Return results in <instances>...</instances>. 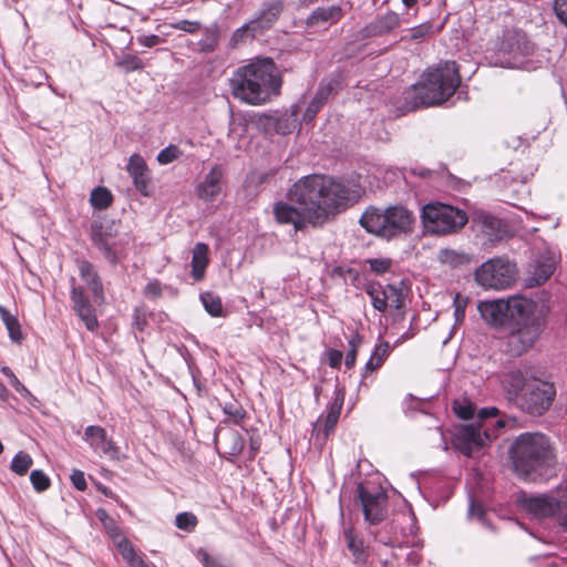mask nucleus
I'll list each match as a JSON object with an SVG mask.
<instances>
[{"label":"nucleus","mask_w":567,"mask_h":567,"mask_svg":"<svg viewBox=\"0 0 567 567\" xmlns=\"http://www.w3.org/2000/svg\"><path fill=\"white\" fill-rule=\"evenodd\" d=\"M363 188L355 179H297L287 190V202L274 203L275 220L295 231L320 228L357 203Z\"/></svg>","instance_id":"f257e3e1"},{"label":"nucleus","mask_w":567,"mask_h":567,"mask_svg":"<svg viewBox=\"0 0 567 567\" xmlns=\"http://www.w3.org/2000/svg\"><path fill=\"white\" fill-rule=\"evenodd\" d=\"M281 84L277 68L269 58L257 59L238 68L230 79L234 97L249 105L269 102L279 94Z\"/></svg>","instance_id":"f03ea898"},{"label":"nucleus","mask_w":567,"mask_h":567,"mask_svg":"<svg viewBox=\"0 0 567 567\" xmlns=\"http://www.w3.org/2000/svg\"><path fill=\"white\" fill-rule=\"evenodd\" d=\"M501 383L507 400L534 416L543 415L556 395L553 383L534 378L526 367L509 369L503 374Z\"/></svg>","instance_id":"7ed1b4c3"},{"label":"nucleus","mask_w":567,"mask_h":567,"mask_svg":"<svg viewBox=\"0 0 567 567\" xmlns=\"http://www.w3.org/2000/svg\"><path fill=\"white\" fill-rule=\"evenodd\" d=\"M461 83L458 66L454 61L440 62L426 70L422 81L413 86L415 106H432L447 101Z\"/></svg>","instance_id":"20e7f679"},{"label":"nucleus","mask_w":567,"mask_h":567,"mask_svg":"<svg viewBox=\"0 0 567 567\" xmlns=\"http://www.w3.org/2000/svg\"><path fill=\"white\" fill-rule=\"evenodd\" d=\"M498 414L499 410L495 406L478 410L477 422L461 426L454 434L455 447L464 455L472 456L496 439L499 431L507 424L504 417L495 420Z\"/></svg>","instance_id":"39448f33"},{"label":"nucleus","mask_w":567,"mask_h":567,"mask_svg":"<svg viewBox=\"0 0 567 567\" xmlns=\"http://www.w3.org/2000/svg\"><path fill=\"white\" fill-rule=\"evenodd\" d=\"M549 449V440L542 433L518 435L508 452L515 473L528 478L545 464Z\"/></svg>","instance_id":"423d86ee"},{"label":"nucleus","mask_w":567,"mask_h":567,"mask_svg":"<svg viewBox=\"0 0 567 567\" xmlns=\"http://www.w3.org/2000/svg\"><path fill=\"white\" fill-rule=\"evenodd\" d=\"M415 217L403 205L389 206L384 210L372 208L360 218L361 226L370 234L383 238H393L413 230Z\"/></svg>","instance_id":"0eeeda50"},{"label":"nucleus","mask_w":567,"mask_h":567,"mask_svg":"<svg viewBox=\"0 0 567 567\" xmlns=\"http://www.w3.org/2000/svg\"><path fill=\"white\" fill-rule=\"evenodd\" d=\"M548 308L543 303L534 301V308L530 313L517 316L514 320L517 328L509 333L506 340V351L518 357L527 352L539 338L545 324Z\"/></svg>","instance_id":"6e6552de"},{"label":"nucleus","mask_w":567,"mask_h":567,"mask_svg":"<svg viewBox=\"0 0 567 567\" xmlns=\"http://www.w3.org/2000/svg\"><path fill=\"white\" fill-rule=\"evenodd\" d=\"M421 220L426 231L435 235H449L462 229L468 217L460 208L433 202L422 207Z\"/></svg>","instance_id":"1a4fd4ad"},{"label":"nucleus","mask_w":567,"mask_h":567,"mask_svg":"<svg viewBox=\"0 0 567 567\" xmlns=\"http://www.w3.org/2000/svg\"><path fill=\"white\" fill-rule=\"evenodd\" d=\"M522 508L535 518L557 516L567 527V487L558 486L547 494L526 495L519 498Z\"/></svg>","instance_id":"9d476101"},{"label":"nucleus","mask_w":567,"mask_h":567,"mask_svg":"<svg viewBox=\"0 0 567 567\" xmlns=\"http://www.w3.org/2000/svg\"><path fill=\"white\" fill-rule=\"evenodd\" d=\"M533 308L534 301L520 296L511 297L507 300L485 301L478 306L482 318L493 327H503L517 316L530 313Z\"/></svg>","instance_id":"9b49d317"},{"label":"nucleus","mask_w":567,"mask_h":567,"mask_svg":"<svg viewBox=\"0 0 567 567\" xmlns=\"http://www.w3.org/2000/svg\"><path fill=\"white\" fill-rule=\"evenodd\" d=\"M474 277L477 285L485 289L504 290L516 281L517 268L506 257H494L483 262Z\"/></svg>","instance_id":"f8f14e48"},{"label":"nucleus","mask_w":567,"mask_h":567,"mask_svg":"<svg viewBox=\"0 0 567 567\" xmlns=\"http://www.w3.org/2000/svg\"><path fill=\"white\" fill-rule=\"evenodd\" d=\"M534 51V44L523 32L513 31L504 35L501 47L503 60L502 66L520 69L525 65V60Z\"/></svg>","instance_id":"ddd939ff"},{"label":"nucleus","mask_w":567,"mask_h":567,"mask_svg":"<svg viewBox=\"0 0 567 567\" xmlns=\"http://www.w3.org/2000/svg\"><path fill=\"white\" fill-rule=\"evenodd\" d=\"M364 520L371 525L380 524L386 516L388 495L383 491L371 492L360 483L357 487Z\"/></svg>","instance_id":"4468645a"},{"label":"nucleus","mask_w":567,"mask_h":567,"mask_svg":"<svg viewBox=\"0 0 567 567\" xmlns=\"http://www.w3.org/2000/svg\"><path fill=\"white\" fill-rule=\"evenodd\" d=\"M71 292L72 308L84 323L85 328L95 332L99 329V320L95 308L90 302L87 296L84 293V287L75 285V278H71Z\"/></svg>","instance_id":"2eb2a0df"},{"label":"nucleus","mask_w":567,"mask_h":567,"mask_svg":"<svg viewBox=\"0 0 567 567\" xmlns=\"http://www.w3.org/2000/svg\"><path fill=\"white\" fill-rule=\"evenodd\" d=\"M402 18L399 13L388 10L385 13L378 14L371 22L364 25L361 31V38H381L393 35L401 27Z\"/></svg>","instance_id":"dca6fc26"},{"label":"nucleus","mask_w":567,"mask_h":567,"mask_svg":"<svg viewBox=\"0 0 567 567\" xmlns=\"http://www.w3.org/2000/svg\"><path fill=\"white\" fill-rule=\"evenodd\" d=\"M84 440H86L94 452L107 456L111 460L120 461L121 451L115 442L107 436L104 427L99 425H89L84 430Z\"/></svg>","instance_id":"f3484780"},{"label":"nucleus","mask_w":567,"mask_h":567,"mask_svg":"<svg viewBox=\"0 0 567 567\" xmlns=\"http://www.w3.org/2000/svg\"><path fill=\"white\" fill-rule=\"evenodd\" d=\"M343 401L344 392L342 390H338L336 398L328 406L327 414L324 416L321 415L313 424L312 434L316 435L317 439L322 436V440H326L334 431Z\"/></svg>","instance_id":"a211bd4d"},{"label":"nucleus","mask_w":567,"mask_h":567,"mask_svg":"<svg viewBox=\"0 0 567 567\" xmlns=\"http://www.w3.org/2000/svg\"><path fill=\"white\" fill-rule=\"evenodd\" d=\"M78 269L81 279L85 287L91 291L93 298L96 301L104 300V288L99 272L96 271L93 264L87 260L78 261Z\"/></svg>","instance_id":"6ab92c4d"},{"label":"nucleus","mask_w":567,"mask_h":567,"mask_svg":"<svg viewBox=\"0 0 567 567\" xmlns=\"http://www.w3.org/2000/svg\"><path fill=\"white\" fill-rule=\"evenodd\" d=\"M342 17V9L339 6L317 8L307 18L308 25H326L336 23Z\"/></svg>","instance_id":"aec40b11"},{"label":"nucleus","mask_w":567,"mask_h":567,"mask_svg":"<svg viewBox=\"0 0 567 567\" xmlns=\"http://www.w3.org/2000/svg\"><path fill=\"white\" fill-rule=\"evenodd\" d=\"M208 246L204 243H197L193 249L192 257V277L195 280H202L208 266Z\"/></svg>","instance_id":"412c9836"},{"label":"nucleus","mask_w":567,"mask_h":567,"mask_svg":"<svg viewBox=\"0 0 567 567\" xmlns=\"http://www.w3.org/2000/svg\"><path fill=\"white\" fill-rule=\"evenodd\" d=\"M333 90V86L331 83L321 84L313 96L312 101L309 103L308 107L305 111L303 114V121L310 122L316 114L319 112V110L324 105V103L328 101L329 96L331 95Z\"/></svg>","instance_id":"4be33fe9"},{"label":"nucleus","mask_w":567,"mask_h":567,"mask_svg":"<svg viewBox=\"0 0 567 567\" xmlns=\"http://www.w3.org/2000/svg\"><path fill=\"white\" fill-rule=\"evenodd\" d=\"M282 10L284 3L280 0H271L264 3L262 8L256 14V18H258L267 29H270L278 20Z\"/></svg>","instance_id":"5701e85b"},{"label":"nucleus","mask_w":567,"mask_h":567,"mask_svg":"<svg viewBox=\"0 0 567 567\" xmlns=\"http://www.w3.org/2000/svg\"><path fill=\"white\" fill-rule=\"evenodd\" d=\"M347 547L352 554L355 563H365L368 554L364 549L363 540L358 538L352 526L344 528L343 532Z\"/></svg>","instance_id":"b1692460"},{"label":"nucleus","mask_w":567,"mask_h":567,"mask_svg":"<svg viewBox=\"0 0 567 567\" xmlns=\"http://www.w3.org/2000/svg\"><path fill=\"white\" fill-rule=\"evenodd\" d=\"M390 354V346L388 342H381L374 347V350L365 363L363 378L367 377L368 373L374 372L378 370L384 362V360Z\"/></svg>","instance_id":"393cba45"},{"label":"nucleus","mask_w":567,"mask_h":567,"mask_svg":"<svg viewBox=\"0 0 567 567\" xmlns=\"http://www.w3.org/2000/svg\"><path fill=\"white\" fill-rule=\"evenodd\" d=\"M0 318L8 330L10 339L13 342L20 343L23 339V334L17 317L11 315L7 308L0 306Z\"/></svg>","instance_id":"a878e982"},{"label":"nucleus","mask_w":567,"mask_h":567,"mask_svg":"<svg viewBox=\"0 0 567 567\" xmlns=\"http://www.w3.org/2000/svg\"><path fill=\"white\" fill-rule=\"evenodd\" d=\"M555 267L551 262L537 261L530 271L528 278L529 286H539L544 284L554 272Z\"/></svg>","instance_id":"bb28decb"},{"label":"nucleus","mask_w":567,"mask_h":567,"mask_svg":"<svg viewBox=\"0 0 567 567\" xmlns=\"http://www.w3.org/2000/svg\"><path fill=\"white\" fill-rule=\"evenodd\" d=\"M299 110L300 106L296 104L291 107L290 113L276 116L277 134L287 135L297 127V115Z\"/></svg>","instance_id":"cd10ccee"},{"label":"nucleus","mask_w":567,"mask_h":567,"mask_svg":"<svg viewBox=\"0 0 567 567\" xmlns=\"http://www.w3.org/2000/svg\"><path fill=\"white\" fill-rule=\"evenodd\" d=\"M113 203L112 193L104 186H97L92 189L90 195V204L96 210H105Z\"/></svg>","instance_id":"c85d7f7f"},{"label":"nucleus","mask_w":567,"mask_h":567,"mask_svg":"<svg viewBox=\"0 0 567 567\" xmlns=\"http://www.w3.org/2000/svg\"><path fill=\"white\" fill-rule=\"evenodd\" d=\"M221 445L227 454L237 456L243 452L245 443L237 431H228L221 437Z\"/></svg>","instance_id":"c756f323"},{"label":"nucleus","mask_w":567,"mask_h":567,"mask_svg":"<svg viewBox=\"0 0 567 567\" xmlns=\"http://www.w3.org/2000/svg\"><path fill=\"white\" fill-rule=\"evenodd\" d=\"M223 412L228 419L221 421V423L227 424L229 422L234 424H240V422L246 417V411L243 405L237 401L226 402L220 404Z\"/></svg>","instance_id":"7c9ffc66"},{"label":"nucleus","mask_w":567,"mask_h":567,"mask_svg":"<svg viewBox=\"0 0 567 567\" xmlns=\"http://www.w3.org/2000/svg\"><path fill=\"white\" fill-rule=\"evenodd\" d=\"M219 182L220 179H205L196 187L197 196L205 202L214 200L221 190Z\"/></svg>","instance_id":"2f4dec72"},{"label":"nucleus","mask_w":567,"mask_h":567,"mask_svg":"<svg viewBox=\"0 0 567 567\" xmlns=\"http://www.w3.org/2000/svg\"><path fill=\"white\" fill-rule=\"evenodd\" d=\"M202 303L205 308V310L212 316V317H221L223 316V303L219 296L206 291L200 295Z\"/></svg>","instance_id":"473e14b6"},{"label":"nucleus","mask_w":567,"mask_h":567,"mask_svg":"<svg viewBox=\"0 0 567 567\" xmlns=\"http://www.w3.org/2000/svg\"><path fill=\"white\" fill-rule=\"evenodd\" d=\"M482 231L491 239H498L501 237L503 223L499 218L484 215L481 217Z\"/></svg>","instance_id":"72a5a7b5"},{"label":"nucleus","mask_w":567,"mask_h":567,"mask_svg":"<svg viewBox=\"0 0 567 567\" xmlns=\"http://www.w3.org/2000/svg\"><path fill=\"white\" fill-rule=\"evenodd\" d=\"M33 465V460L30 454L19 451L12 458L10 470L22 476L28 473L30 467Z\"/></svg>","instance_id":"f704fd0d"},{"label":"nucleus","mask_w":567,"mask_h":567,"mask_svg":"<svg viewBox=\"0 0 567 567\" xmlns=\"http://www.w3.org/2000/svg\"><path fill=\"white\" fill-rule=\"evenodd\" d=\"M367 293L371 297L372 306L378 311H385L388 308V300L385 299V291L381 285H369L365 289Z\"/></svg>","instance_id":"c9c22d12"},{"label":"nucleus","mask_w":567,"mask_h":567,"mask_svg":"<svg viewBox=\"0 0 567 567\" xmlns=\"http://www.w3.org/2000/svg\"><path fill=\"white\" fill-rule=\"evenodd\" d=\"M256 128L265 135L272 136L277 134L276 116L271 114H260L255 120Z\"/></svg>","instance_id":"e433bc0d"},{"label":"nucleus","mask_w":567,"mask_h":567,"mask_svg":"<svg viewBox=\"0 0 567 567\" xmlns=\"http://www.w3.org/2000/svg\"><path fill=\"white\" fill-rule=\"evenodd\" d=\"M115 64L126 73L138 71L144 68L142 59L134 54L122 55L116 60Z\"/></svg>","instance_id":"4c0bfd02"},{"label":"nucleus","mask_w":567,"mask_h":567,"mask_svg":"<svg viewBox=\"0 0 567 567\" xmlns=\"http://www.w3.org/2000/svg\"><path fill=\"white\" fill-rule=\"evenodd\" d=\"M127 172L131 177H143L147 172L144 158L138 154H133L128 159Z\"/></svg>","instance_id":"58836bf2"},{"label":"nucleus","mask_w":567,"mask_h":567,"mask_svg":"<svg viewBox=\"0 0 567 567\" xmlns=\"http://www.w3.org/2000/svg\"><path fill=\"white\" fill-rule=\"evenodd\" d=\"M385 299L388 300V307L400 309L404 302V296L400 288L394 285H386L384 287Z\"/></svg>","instance_id":"ea45409f"},{"label":"nucleus","mask_w":567,"mask_h":567,"mask_svg":"<svg viewBox=\"0 0 567 567\" xmlns=\"http://www.w3.org/2000/svg\"><path fill=\"white\" fill-rule=\"evenodd\" d=\"M198 524V519L195 514L190 512H183L176 515L175 525L177 528L193 532Z\"/></svg>","instance_id":"a19ab883"},{"label":"nucleus","mask_w":567,"mask_h":567,"mask_svg":"<svg viewBox=\"0 0 567 567\" xmlns=\"http://www.w3.org/2000/svg\"><path fill=\"white\" fill-rule=\"evenodd\" d=\"M30 482L38 493L47 491L51 485L50 477L42 470H33L30 473Z\"/></svg>","instance_id":"79ce46f5"},{"label":"nucleus","mask_w":567,"mask_h":567,"mask_svg":"<svg viewBox=\"0 0 567 567\" xmlns=\"http://www.w3.org/2000/svg\"><path fill=\"white\" fill-rule=\"evenodd\" d=\"M182 155L183 152L177 145L169 144L157 154L156 159L161 165H167L178 159Z\"/></svg>","instance_id":"37998d69"},{"label":"nucleus","mask_w":567,"mask_h":567,"mask_svg":"<svg viewBox=\"0 0 567 567\" xmlns=\"http://www.w3.org/2000/svg\"><path fill=\"white\" fill-rule=\"evenodd\" d=\"M439 259L443 264L456 267L466 260V256L453 249H441Z\"/></svg>","instance_id":"c03bdc74"},{"label":"nucleus","mask_w":567,"mask_h":567,"mask_svg":"<svg viewBox=\"0 0 567 567\" xmlns=\"http://www.w3.org/2000/svg\"><path fill=\"white\" fill-rule=\"evenodd\" d=\"M362 340L359 333H353L351 338L349 339V350L346 354V361L344 364L348 369H351L355 364L357 360V350L359 346L361 344Z\"/></svg>","instance_id":"a18cd8bd"},{"label":"nucleus","mask_w":567,"mask_h":567,"mask_svg":"<svg viewBox=\"0 0 567 567\" xmlns=\"http://www.w3.org/2000/svg\"><path fill=\"white\" fill-rule=\"evenodd\" d=\"M365 262L369 264L371 271L375 275L388 272L392 266V259L390 258H370Z\"/></svg>","instance_id":"49530a36"},{"label":"nucleus","mask_w":567,"mask_h":567,"mask_svg":"<svg viewBox=\"0 0 567 567\" xmlns=\"http://www.w3.org/2000/svg\"><path fill=\"white\" fill-rule=\"evenodd\" d=\"M1 372L9 379L10 384L14 388V390L20 393L22 396H29L31 393L29 390L19 381L13 371L9 367H2Z\"/></svg>","instance_id":"de8ad7c7"},{"label":"nucleus","mask_w":567,"mask_h":567,"mask_svg":"<svg viewBox=\"0 0 567 567\" xmlns=\"http://www.w3.org/2000/svg\"><path fill=\"white\" fill-rule=\"evenodd\" d=\"M475 406L471 402L455 403L454 411L460 419L471 420L475 415Z\"/></svg>","instance_id":"09e8293b"},{"label":"nucleus","mask_w":567,"mask_h":567,"mask_svg":"<svg viewBox=\"0 0 567 567\" xmlns=\"http://www.w3.org/2000/svg\"><path fill=\"white\" fill-rule=\"evenodd\" d=\"M553 10L558 21L567 28V0H553Z\"/></svg>","instance_id":"8fccbe9b"},{"label":"nucleus","mask_w":567,"mask_h":567,"mask_svg":"<svg viewBox=\"0 0 567 567\" xmlns=\"http://www.w3.org/2000/svg\"><path fill=\"white\" fill-rule=\"evenodd\" d=\"M244 25L247 28L250 39H255L257 35L268 30L267 27H265L262 22L256 17L246 22Z\"/></svg>","instance_id":"3c124183"},{"label":"nucleus","mask_w":567,"mask_h":567,"mask_svg":"<svg viewBox=\"0 0 567 567\" xmlns=\"http://www.w3.org/2000/svg\"><path fill=\"white\" fill-rule=\"evenodd\" d=\"M133 184L135 189L143 196L150 197L155 192L152 179H133Z\"/></svg>","instance_id":"603ef678"},{"label":"nucleus","mask_w":567,"mask_h":567,"mask_svg":"<svg viewBox=\"0 0 567 567\" xmlns=\"http://www.w3.org/2000/svg\"><path fill=\"white\" fill-rule=\"evenodd\" d=\"M93 241L99 249L104 251L106 258L114 260V251L107 240L101 234H94Z\"/></svg>","instance_id":"864d4df0"},{"label":"nucleus","mask_w":567,"mask_h":567,"mask_svg":"<svg viewBox=\"0 0 567 567\" xmlns=\"http://www.w3.org/2000/svg\"><path fill=\"white\" fill-rule=\"evenodd\" d=\"M116 546L123 559L126 561L136 554L132 544L124 537H120L116 542Z\"/></svg>","instance_id":"5fc2aeb1"},{"label":"nucleus","mask_w":567,"mask_h":567,"mask_svg":"<svg viewBox=\"0 0 567 567\" xmlns=\"http://www.w3.org/2000/svg\"><path fill=\"white\" fill-rule=\"evenodd\" d=\"M172 28L187 33H195L199 30L200 23L198 21L181 20L171 24Z\"/></svg>","instance_id":"6e6d98bb"},{"label":"nucleus","mask_w":567,"mask_h":567,"mask_svg":"<svg viewBox=\"0 0 567 567\" xmlns=\"http://www.w3.org/2000/svg\"><path fill=\"white\" fill-rule=\"evenodd\" d=\"M431 24L429 23H422L417 27H414V28H411L409 30L410 34H409V38L410 40L412 41H417V40H421L423 39L425 35H427L431 31Z\"/></svg>","instance_id":"4d7b16f0"},{"label":"nucleus","mask_w":567,"mask_h":567,"mask_svg":"<svg viewBox=\"0 0 567 567\" xmlns=\"http://www.w3.org/2000/svg\"><path fill=\"white\" fill-rule=\"evenodd\" d=\"M467 515L470 517H475L480 520H482L485 516V509H484V506L475 501L473 497L470 498V504H468V511H467Z\"/></svg>","instance_id":"13d9d810"},{"label":"nucleus","mask_w":567,"mask_h":567,"mask_svg":"<svg viewBox=\"0 0 567 567\" xmlns=\"http://www.w3.org/2000/svg\"><path fill=\"white\" fill-rule=\"evenodd\" d=\"M70 480L72 482V485L78 489V491H85L86 487H87V484H86V480H85V476H84V473L80 470H74L72 472V474L70 475Z\"/></svg>","instance_id":"bf43d9fd"},{"label":"nucleus","mask_w":567,"mask_h":567,"mask_svg":"<svg viewBox=\"0 0 567 567\" xmlns=\"http://www.w3.org/2000/svg\"><path fill=\"white\" fill-rule=\"evenodd\" d=\"M247 39H250L247 28H245V25H241L233 32L230 38V45L237 47L238 44L245 42Z\"/></svg>","instance_id":"052dcab7"},{"label":"nucleus","mask_w":567,"mask_h":567,"mask_svg":"<svg viewBox=\"0 0 567 567\" xmlns=\"http://www.w3.org/2000/svg\"><path fill=\"white\" fill-rule=\"evenodd\" d=\"M144 295L148 298H157L162 295V286L158 280L150 281L144 288Z\"/></svg>","instance_id":"680f3d73"},{"label":"nucleus","mask_w":567,"mask_h":567,"mask_svg":"<svg viewBox=\"0 0 567 567\" xmlns=\"http://www.w3.org/2000/svg\"><path fill=\"white\" fill-rule=\"evenodd\" d=\"M137 42L141 45H144L146 48H153V47L162 43L163 40L161 39V37L156 35V34H150V35L143 34V35L137 37Z\"/></svg>","instance_id":"e2e57ef3"},{"label":"nucleus","mask_w":567,"mask_h":567,"mask_svg":"<svg viewBox=\"0 0 567 567\" xmlns=\"http://www.w3.org/2000/svg\"><path fill=\"white\" fill-rule=\"evenodd\" d=\"M327 358H328V363L331 368H334V369H338L340 368L341 363H342V358H343V354L341 351L339 350H336V349H330L328 352H327Z\"/></svg>","instance_id":"0e129e2a"},{"label":"nucleus","mask_w":567,"mask_h":567,"mask_svg":"<svg viewBox=\"0 0 567 567\" xmlns=\"http://www.w3.org/2000/svg\"><path fill=\"white\" fill-rule=\"evenodd\" d=\"M133 319L134 326L138 331H143L147 326V319L145 313L138 309L134 310Z\"/></svg>","instance_id":"69168bd1"},{"label":"nucleus","mask_w":567,"mask_h":567,"mask_svg":"<svg viewBox=\"0 0 567 567\" xmlns=\"http://www.w3.org/2000/svg\"><path fill=\"white\" fill-rule=\"evenodd\" d=\"M127 564L131 567H148V565L145 564V561L136 554L127 560Z\"/></svg>","instance_id":"338daca9"},{"label":"nucleus","mask_w":567,"mask_h":567,"mask_svg":"<svg viewBox=\"0 0 567 567\" xmlns=\"http://www.w3.org/2000/svg\"><path fill=\"white\" fill-rule=\"evenodd\" d=\"M203 564L205 567H224L221 564L210 558L208 555L204 556Z\"/></svg>","instance_id":"774afa93"}]
</instances>
